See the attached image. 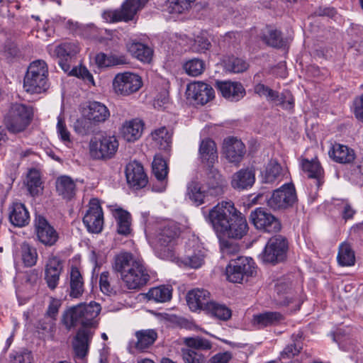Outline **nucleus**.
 Instances as JSON below:
<instances>
[{
	"instance_id": "f257e3e1",
	"label": "nucleus",
	"mask_w": 363,
	"mask_h": 363,
	"mask_svg": "<svg viewBox=\"0 0 363 363\" xmlns=\"http://www.w3.org/2000/svg\"><path fill=\"white\" fill-rule=\"evenodd\" d=\"M208 220L217 233L229 238L241 239L248 231L245 217L231 201H223L215 206L210 210Z\"/></svg>"
},
{
	"instance_id": "f03ea898",
	"label": "nucleus",
	"mask_w": 363,
	"mask_h": 363,
	"mask_svg": "<svg viewBox=\"0 0 363 363\" xmlns=\"http://www.w3.org/2000/svg\"><path fill=\"white\" fill-rule=\"evenodd\" d=\"M113 269L120 274L124 286L130 290H139L150 279L143 262L132 253L123 252L114 257Z\"/></svg>"
},
{
	"instance_id": "7ed1b4c3",
	"label": "nucleus",
	"mask_w": 363,
	"mask_h": 363,
	"mask_svg": "<svg viewBox=\"0 0 363 363\" xmlns=\"http://www.w3.org/2000/svg\"><path fill=\"white\" fill-rule=\"evenodd\" d=\"M100 311V304L94 301L89 304H79L65 313L63 323L68 329L81 325L82 328L91 330L97 327L98 323L96 318Z\"/></svg>"
},
{
	"instance_id": "20e7f679",
	"label": "nucleus",
	"mask_w": 363,
	"mask_h": 363,
	"mask_svg": "<svg viewBox=\"0 0 363 363\" xmlns=\"http://www.w3.org/2000/svg\"><path fill=\"white\" fill-rule=\"evenodd\" d=\"M180 233V228L173 222L161 223L157 226L153 237V244L158 257L162 259L173 257L174 246Z\"/></svg>"
},
{
	"instance_id": "39448f33",
	"label": "nucleus",
	"mask_w": 363,
	"mask_h": 363,
	"mask_svg": "<svg viewBox=\"0 0 363 363\" xmlns=\"http://www.w3.org/2000/svg\"><path fill=\"white\" fill-rule=\"evenodd\" d=\"M48 68L46 62L37 60L30 64L23 79L24 90L31 94H41L49 88Z\"/></svg>"
},
{
	"instance_id": "423d86ee",
	"label": "nucleus",
	"mask_w": 363,
	"mask_h": 363,
	"mask_svg": "<svg viewBox=\"0 0 363 363\" xmlns=\"http://www.w3.org/2000/svg\"><path fill=\"white\" fill-rule=\"evenodd\" d=\"M33 116V107L26 104H12L4 117V123L9 132H23L30 124Z\"/></svg>"
},
{
	"instance_id": "0eeeda50",
	"label": "nucleus",
	"mask_w": 363,
	"mask_h": 363,
	"mask_svg": "<svg viewBox=\"0 0 363 363\" xmlns=\"http://www.w3.org/2000/svg\"><path fill=\"white\" fill-rule=\"evenodd\" d=\"M298 201L294 184L287 183L273 191L267 199V206L274 210H286L291 208Z\"/></svg>"
},
{
	"instance_id": "6e6552de",
	"label": "nucleus",
	"mask_w": 363,
	"mask_h": 363,
	"mask_svg": "<svg viewBox=\"0 0 363 363\" xmlns=\"http://www.w3.org/2000/svg\"><path fill=\"white\" fill-rule=\"evenodd\" d=\"M90 153L96 160H106L116 155L118 148V141L114 135H101L90 142Z\"/></svg>"
},
{
	"instance_id": "1a4fd4ad",
	"label": "nucleus",
	"mask_w": 363,
	"mask_h": 363,
	"mask_svg": "<svg viewBox=\"0 0 363 363\" xmlns=\"http://www.w3.org/2000/svg\"><path fill=\"white\" fill-rule=\"evenodd\" d=\"M289 248L286 238L281 235L271 238L261 255L264 262L276 264L284 261Z\"/></svg>"
},
{
	"instance_id": "9d476101",
	"label": "nucleus",
	"mask_w": 363,
	"mask_h": 363,
	"mask_svg": "<svg viewBox=\"0 0 363 363\" xmlns=\"http://www.w3.org/2000/svg\"><path fill=\"white\" fill-rule=\"evenodd\" d=\"M255 272V263L252 258L238 257L231 259L226 267L227 279L233 283H241L245 279L252 277Z\"/></svg>"
},
{
	"instance_id": "9b49d317",
	"label": "nucleus",
	"mask_w": 363,
	"mask_h": 363,
	"mask_svg": "<svg viewBox=\"0 0 363 363\" xmlns=\"http://www.w3.org/2000/svg\"><path fill=\"white\" fill-rule=\"evenodd\" d=\"M143 7L141 0H125L121 9L105 11L104 18L109 23L128 22L134 19L137 12Z\"/></svg>"
},
{
	"instance_id": "f8f14e48",
	"label": "nucleus",
	"mask_w": 363,
	"mask_h": 363,
	"mask_svg": "<svg viewBox=\"0 0 363 363\" xmlns=\"http://www.w3.org/2000/svg\"><path fill=\"white\" fill-rule=\"evenodd\" d=\"M250 220L257 230L264 232L277 233L281 228L279 220L267 209L261 207L251 211Z\"/></svg>"
},
{
	"instance_id": "ddd939ff",
	"label": "nucleus",
	"mask_w": 363,
	"mask_h": 363,
	"mask_svg": "<svg viewBox=\"0 0 363 363\" xmlns=\"http://www.w3.org/2000/svg\"><path fill=\"white\" fill-rule=\"evenodd\" d=\"M142 84L141 77L131 72L118 73L113 80L114 91L121 96H129L138 91Z\"/></svg>"
},
{
	"instance_id": "4468645a",
	"label": "nucleus",
	"mask_w": 363,
	"mask_h": 363,
	"mask_svg": "<svg viewBox=\"0 0 363 363\" xmlns=\"http://www.w3.org/2000/svg\"><path fill=\"white\" fill-rule=\"evenodd\" d=\"M83 223L90 233H99L102 230L104 213L97 199L90 200L89 208L83 217Z\"/></svg>"
},
{
	"instance_id": "2eb2a0df",
	"label": "nucleus",
	"mask_w": 363,
	"mask_h": 363,
	"mask_svg": "<svg viewBox=\"0 0 363 363\" xmlns=\"http://www.w3.org/2000/svg\"><path fill=\"white\" fill-rule=\"evenodd\" d=\"M35 231L38 240L45 246H53L59 239L56 230L40 215L35 217Z\"/></svg>"
},
{
	"instance_id": "dca6fc26",
	"label": "nucleus",
	"mask_w": 363,
	"mask_h": 363,
	"mask_svg": "<svg viewBox=\"0 0 363 363\" xmlns=\"http://www.w3.org/2000/svg\"><path fill=\"white\" fill-rule=\"evenodd\" d=\"M186 94L188 99L194 100L196 104L204 105L214 97V90L208 84L196 82L187 86Z\"/></svg>"
},
{
	"instance_id": "f3484780",
	"label": "nucleus",
	"mask_w": 363,
	"mask_h": 363,
	"mask_svg": "<svg viewBox=\"0 0 363 363\" xmlns=\"http://www.w3.org/2000/svg\"><path fill=\"white\" fill-rule=\"evenodd\" d=\"M79 52V46L75 43L66 42L55 47L54 55L57 57L58 64L65 72L71 68L72 59Z\"/></svg>"
},
{
	"instance_id": "a211bd4d",
	"label": "nucleus",
	"mask_w": 363,
	"mask_h": 363,
	"mask_svg": "<svg viewBox=\"0 0 363 363\" xmlns=\"http://www.w3.org/2000/svg\"><path fill=\"white\" fill-rule=\"evenodd\" d=\"M244 143L236 138L229 137L223 141V153L230 163L239 164L245 155Z\"/></svg>"
},
{
	"instance_id": "6ab92c4d",
	"label": "nucleus",
	"mask_w": 363,
	"mask_h": 363,
	"mask_svg": "<svg viewBox=\"0 0 363 363\" xmlns=\"http://www.w3.org/2000/svg\"><path fill=\"white\" fill-rule=\"evenodd\" d=\"M255 182V169L253 167L242 168L231 177L230 185L237 191L250 189Z\"/></svg>"
},
{
	"instance_id": "aec40b11",
	"label": "nucleus",
	"mask_w": 363,
	"mask_h": 363,
	"mask_svg": "<svg viewBox=\"0 0 363 363\" xmlns=\"http://www.w3.org/2000/svg\"><path fill=\"white\" fill-rule=\"evenodd\" d=\"M94 335V331L89 328H80L72 342L73 350L77 357L83 359L89 352V345Z\"/></svg>"
},
{
	"instance_id": "412c9836",
	"label": "nucleus",
	"mask_w": 363,
	"mask_h": 363,
	"mask_svg": "<svg viewBox=\"0 0 363 363\" xmlns=\"http://www.w3.org/2000/svg\"><path fill=\"white\" fill-rule=\"evenodd\" d=\"M125 176L128 184L137 189L145 187L148 182L143 165L135 161L126 165Z\"/></svg>"
},
{
	"instance_id": "4be33fe9",
	"label": "nucleus",
	"mask_w": 363,
	"mask_h": 363,
	"mask_svg": "<svg viewBox=\"0 0 363 363\" xmlns=\"http://www.w3.org/2000/svg\"><path fill=\"white\" fill-rule=\"evenodd\" d=\"M215 86L225 99L231 101H238L245 95V90L240 82L216 81Z\"/></svg>"
},
{
	"instance_id": "5701e85b",
	"label": "nucleus",
	"mask_w": 363,
	"mask_h": 363,
	"mask_svg": "<svg viewBox=\"0 0 363 363\" xmlns=\"http://www.w3.org/2000/svg\"><path fill=\"white\" fill-rule=\"evenodd\" d=\"M186 301L192 311L197 310L207 311L211 303L210 293L203 289H194L189 291L186 295Z\"/></svg>"
},
{
	"instance_id": "b1692460",
	"label": "nucleus",
	"mask_w": 363,
	"mask_h": 363,
	"mask_svg": "<svg viewBox=\"0 0 363 363\" xmlns=\"http://www.w3.org/2000/svg\"><path fill=\"white\" fill-rule=\"evenodd\" d=\"M83 115L99 125L109 118L110 111L104 104L94 101H89L84 108Z\"/></svg>"
},
{
	"instance_id": "393cba45",
	"label": "nucleus",
	"mask_w": 363,
	"mask_h": 363,
	"mask_svg": "<svg viewBox=\"0 0 363 363\" xmlns=\"http://www.w3.org/2000/svg\"><path fill=\"white\" fill-rule=\"evenodd\" d=\"M330 159L334 162L342 164H350L355 158L354 150L347 145L334 143L328 151Z\"/></svg>"
},
{
	"instance_id": "a878e982",
	"label": "nucleus",
	"mask_w": 363,
	"mask_h": 363,
	"mask_svg": "<svg viewBox=\"0 0 363 363\" xmlns=\"http://www.w3.org/2000/svg\"><path fill=\"white\" fill-rule=\"evenodd\" d=\"M62 269V263L58 258L49 259L45 266V280L50 289L54 290L57 287Z\"/></svg>"
},
{
	"instance_id": "bb28decb",
	"label": "nucleus",
	"mask_w": 363,
	"mask_h": 363,
	"mask_svg": "<svg viewBox=\"0 0 363 363\" xmlns=\"http://www.w3.org/2000/svg\"><path fill=\"white\" fill-rule=\"evenodd\" d=\"M199 155L201 162L206 166H212L218 160L217 148L215 142L210 139L206 138L201 140Z\"/></svg>"
},
{
	"instance_id": "cd10ccee",
	"label": "nucleus",
	"mask_w": 363,
	"mask_h": 363,
	"mask_svg": "<svg viewBox=\"0 0 363 363\" xmlns=\"http://www.w3.org/2000/svg\"><path fill=\"white\" fill-rule=\"evenodd\" d=\"M292 284L289 280H279L275 285L276 301L281 306H289L294 299Z\"/></svg>"
},
{
	"instance_id": "c85d7f7f",
	"label": "nucleus",
	"mask_w": 363,
	"mask_h": 363,
	"mask_svg": "<svg viewBox=\"0 0 363 363\" xmlns=\"http://www.w3.org/2000/svg\"><path fill=\"white\" fill-rule=\"evenodd\" d=\"M9 220L16 227H23L28 224L30 215L26 206L21 203H14L10 208Z\"/></svg>"
},
{
	"instance_id": "c756f323",
	"label": "nucleus",
	"mask_w": 363,
	"mask_h": 363,
	"mask_svg": "<svg viewBox=\"0 0 363 363\" xmlns=\"http://www.w3.org/2000/svg\"><path fill=\"white\" fill-rule=\"evenodd\" d=\"M143 123L138 119L126 121L122 126L121 134L128 142H134L138 140L143 133Z\"/></svg>"
},
{
	"instance_id": "7c9ffc66",
	"label": "nucleus",
	"mask_w": 363,
	"mask_h": 363,
	"mask_svg": "<svg viewBox=\"0 0 363 363\" xmlns=\"http://www.w3.org/2000/svg\"><path fill=\"white\" fill-rule=\"evenodd\" d=\"M301 167L304 172H306L309 178L316 179V184L318 187L320 186L323 183L324 171L320 162L317 160H308L303 159L301 160Z\"/></svg>"
},
{
	"instance_id": "2f4dec72",
	"label": "nucleus",
	"mask_w": 363,
	"mask_h": 363,
	"mask_svg": "<svg viewBox=\"0 0 363 363\" xmlns=\"http://www.w3.org/2000/svg\"><path fill=\"white\" fill-rule=\"evenodd\" d=\"M56 191L64 199L71 200L76 194V184L68 176H61L56 180Z\"/></svg>"
},
{
	"instance_id": "473e14b6",
	"label": "nucleus",
	"mask_w": 363,
	"mask_h": 363,
	"mask_svg": "<svg viewBox=\"0 0 363 363\" xmlns=\"http://www.w3.org/2000/svg\"><path fill=\"white\" fill-rule=\"evenodd\" d=\"M260 38L264 43L272 48H281L286 45V40L283 38L281 31L272 27L267 26L263 29Z\"/></svg>"
},
{
	"instance_id": "72a5a7b5",
	"label": "nucleus",
	"mask_w": 363,
	"mask_h": 363,
	"mask_svg": "<svg viewBox=\"0 0 363 363\" xmlns=\"http://www.w3.org/2000/svg\"><path fill=\"white\" fill-rule=\"evenodd\" d=\"M83 277L77 267L72 266L69 273V291L72 298H79L84 293Z\"/></svg>"
},
{
	"instance_id": "f704fd0d",
	"label": "nucleus",
	"mask_w": 363,
	"mask_h": 363,
	"mask_svg": "<svg viewBox=\"0 0 363 363\" xmlns=\"http://www.w3.org/2000/svg\"><path fill=\"white\" fill-rule=\"evenodd\" d=\"M152 173L161 186L158 191H163L167 183V177L168 174V167L166 161L160 157H155L152 162Z\"/></svg>"
},
{
	"instance_id": "c9c22d12",
	"label": "nucleus",
	"mask_w": 363,
	"mask_h": 363,
	"mask_svg": "<svg viewBox=\"0 0 363 363\" xmlns=\"http://www.w3.org/2000/svg\"><path fill=\"white\" fill-rule=\"evenodd\" d=\"M137 342L135 343V347L144 351L152 346L157 338V333L155 330H141L135 333Z\"/></svg>"
},
{
	"instance_id": "e433bc0d",
	"label": "nucleus",
	"mask_w": 363,
	"mask_h": 363,
	"mask_svg": "<svg viewBox=\"0 0 363 363\" xmlns=\"http://www.w3.org/2000/svg\"><path fill=\"white\" fill-rule=\"evenodd\" d=\"M128 52L135 58L143 62H150L152 60V50L138 42H132L127 45Z\"/></svg>"
},
{
	"instance_id": "4c0bfd02",
	"label": "nucleus",
	"mask_w": 363,
	"mask_h": 363,
	"mask_svg": "<svg viewBox=\"0 0 363 363\" xmlns=\"http://www.w3.org/2000/svg\"><path fill=\"white\" fill-rule=\"evenodd\" d=\"M206 191L202 190L201 183L191 181L187 184L186 197L196 206H199L205 203L207 196Z\"/></svg>"
},
{
	"instance_id": "58836bf2",
	"label": "nucleus",
	"mask_w": 363,
	"mask_h": 363,
	"mask_svg": "<svg viewBox=\"0 0 363 363\" xmlns=\"http://www.w3.org/2000/svg\"><path fill=\"white\" fill-rule=\"evenodd\" d=\"M151 135L155 145H157L160 150H167L169 149L172 143V130H169L166 127L162 126L155 130Z\"/></svg>"
},
{
	"instance_id": "ea45409f",
	"label": "nucleus",
	"mask_w": 363,
	"mask_h": 363,
	"mask_svg": "<svg viewBox=\"0 0 363 363\" xmlns=\"http://www.w3.org/2000/svg\"><path fill=\"white\" fill-rule=\"evenodd\" d=\"M292 342L286 345L281 352V358L290 359L298 355L303 349V333L299 332L291 335Z\"/></svg>"
},
{
	"instance_id": "a19ab883",
	"label": "nucleus",
	"mask_w": 363,
	"mask_h": 363,
	"mask_svg": "<svg viewBox=\"0 0 363 363\" xmlns=\"http://www.w3.org/2000/svg\"><path fill=\"white\" fill-rule=\"evenodd\" d=\"M284 319V315L276 311H268L254 315L255 323L263 328L278 325Z\"/></svg>"
},
{
	"instance_id": "79ce46f5",
	"label": "nucleus",
	"mask_w": 363,
	"mask_h": 363,
	"mask_svg": "<svg viewBox=\"0 0 363 363\" xmlns=\"http://www.w3.org/2000/svg\"><path fill=\"white\" fill-rule=\"evenodd\" d=\"M282 176V167L276 160H270L267 164L262 173V182L264 183H273Z\"/></svg>"
},
{
	"instance_id": "37998d69",
	"label": "nucleus",
	"mask_w": 363,
	"mask_h": 363,
	"mask_svg": "<svg viewBox=\"0 0 363 363\" xmlns=\"http://www.w3.org/2000/svg\"><path fill=\"white\" fill-rule=\"evenodd\" d=\"M337 259L338 264L342 267H349L354 264V252L350 244L344 242L340 245Z\"/></svg>"
},
{
	"instance_id": "c03bdc74",
	"label": "nucleus",
	"mask_w": 363,
	"mask_h": 363,
	"mask_svg": "<svg viewBox=\"0 0 363 363\" xmlns=\"http://www.w3.org/2000/svg\"><path fill=\"white\" fill-rule=\"evenodd\" d=\"M114 216L117 221V232L120 235H128L130 233V214L123 209H116Z\"/></svg>"
},
{
	"instance_id": "a18cd8bd",
	"label": "nucleus",
	"mask_w": 363,
	"mask_h": 363,
	"mask_svg": "<svg viewBox=\"0 0 363 363\" xmlns=\"http://www.w3.org/2000/svg\"><path fill=\"white\" fill-rule=\"evenodd\" d=\"M172 291L170 287L162 285L150 289L147 294V297L149 300L155 302L164 303L172 298Z\"/></svg>"
},
{
	"instance_id": "49530a36",
	"label": "nucleus",
	"mask_w": 363,
	"mask_h": 363,
	"mask_svg": "<svg viewBox=\"0 0 363 363\" xmlns=\"http://www.w3.org/2000/svg\"><path fill=\"white\" fill-rule=\"evenodd\" d=\"M183 342L187 347L186 349H192L200 352L203 350H209L212 348L211 342L201 336L184 337Z\"/></svg>"
},
{
	"instance_id": "de8ad7c7",
	"label": "nucleus",
	"mask_w": 363,
	"mask_h": 363,
	"mask_svg": "<svg viewBox=\"0 0 363 363\" xmlns=\"http://www.w3.org/2000/svg\"><path fill=\"white\" fill-rule=\"evenodd\" d=\"M213 316L221 320H228L232 315L231 310L224 304L211 301L206 311Z\"/></svg>"
},
{
	"instance_id": "09e8293b",
	"label": "nucleus",
	"mask_w": 363,
	"mask_h": 363,
	"mask_svg": "<svg viewBox=\"0 0 363 363\" xmlns=\"http://www.w3.org/2000/svg\"><path fill=\"white\" fill-rule=\"evenodd\" d=\"M21 254L23 264L26 267H33L36 264L38 253L36 249L26 242L21 245Z\"/></svg>"
},
{
	"instance_id": "8fccbe9b",
	"label": "nucleus",
	"mask_w": 363,
	"mask_h": 363,
	"mask_svg": "<svg viewBox=\"0 0 363 363\" xmlns=\"http://www.w3.org/2000/svg\"><path fill=\"white\" fill-rule=\"evenodd\" d=\"M97 125L89 117L83 115V117L78 118L74 123L75 132L81 135H89L95 131Z\"/></svg>"
},
{
	"instance_id": "3c124183",
	"label": "nucleus",
	"mask_w": 363,
	"mask_h": 363,
	"mask_svg": "<svg viewBox=\"0 0 363 363\" xmlns=\"http://www.w3.org/2000/svg\"><path fill=\"white\" fill-rule=\"evenodd\" d=\"M248 68L247 62L241 58L230 57L225 60V69L233 73H240Z\"/></svg>"
},
{
	"instance_id": "603ef678",
	"label": "nucleus",
	"mask_w": 363,
	"mask_h": 363,
	"mask_svg": "<svg viewBox=\"0 0 363 363\" xmlns=\"http://www.w3.org/2000/svg\"><path fill=\"white\" fill-rule=\"evenodd\" d=\"M204 62L203 60L194 58L187 61L184 65V69L187 74L192 77L199 76L204 71Z\"/></svg>"
},
{
	"instance_id": "864d4df0",
	"label": "nucleus",
	"mask_w": 363,
	"mask_h": 363,
	"mask_svg": "<svg viewBox=\"0 0 363 363\" xmlns=\"http://www.w3.org/2000/svg\"><path fill=\"white\" fill-rule=\"evenodd\" d=\"M196 0H168L171 13H182L188 11Z\"/></svg>"
},
{
	"instance_id": "5fc2aeb1",
	"label": "nucleus",
	"mask_w": 363,
	"mask_h": 363,
	"mask_svg": "<svg viewBox=\"0 0 363 363\" xmlns=\"http://www.w3.org/2000/svg\"><path fill=\"white\" fill-rule=\"evenodd\" d=\"M96 63L99 67H111L124 63V60L114 55H106L104 53H99L95 57Z\"/></svg>"
},
{
	"instance_id": "6e6d98bb",
	"label": "nucleus",
	"mask_w": 363,
	"mask_h": 363,
	"mask_svg": "<svg viewBox=\"0 0 363 363\" xmlns=\"http://www.w3.org/2000/svg\"><path fill=\"white\" fill-rule=\"evenodd\" d=\"M254 91L261 97H265L267 101L276 102L279 99V92L264 85L258 83L254 86Z\"/></svg>"
},
{
	"instance_id": "4d7b16f0",
	"label": "nucleus",
	"mask_w": 363,
	"mask_h": 363,
	"mask_svg": "<svg viewBox=\"0 0 363 363\" xmlns=\"http://www.w3.org/2000/svg\"><path fill=\"white\" fill-rule=\"evenodd\" d=\"M182 358L185 363H206V357L200 352L192 349H182Z\"/></svg>"
},
{
	"instance_id": "13d9d810",
	"label": "nucleus",
	"mask_w": 363,
	"mask_h": 363,
	"mask_svg": "<svg viewBox=\"0 0 363 363\" xmlns=\"http://www.w3.org/2000/svg\"><path fill=\"white\" fill-rule=\"evenodd\" d=\"M41 179L37 172H30L28 175L27 187L32 196L38 195L43 189Z\"/></svg>"
},
{
	"instance_id": "bf43d9fd",
	"label": "nucleus",
	"mask_w": 363,
	"mask_h": 363,
	"mask_svg": "<svg viewBox=\"0 0 363 363\" xmlns=\"http://www.w3.org/2000/svg\"><path fill=\"white\" fill-rule=\"evenodd\" d=\"M207 195L213 197L223 195L227 189V182L223 180L217 182H206Z\"/></svg>"
},
{
	"instance_id": "052dcab7",
	"label": "nucleus",
	"mask_w": 363,
	"mask_h": 363,
	"mask_svg": "<svg viewBox=\"0 0 363 363\" xmlns=\"http://www.w3.org/2000/svg\"><path fill=\"white\" fill-rule=\"evenodd\" d=\"M220 248L223 257L235 255L240 251L238 243L227 239L220 240Z\"/></svg>"
},
{
	"instance_id": "680f3d73",
	"label": "nucleus",
	"mask_w": 363,
	"mask_h": 363,
	"mask_svg": "<svg viewBox=\"0 0 363 363\" xmlns=\"http://www.w3.org/2000/svg\"><path fill=\"white\" fill-rule=\"evenodd\" d=\"M183 262L186 266L197 269L202 265L203 256L201 255V251H198V252H193L185 255Z\"/></svg>"
},
{
	"instance_id": "e2e57ef3",
	"label": "nucleus",
	"mask_w": 363,
	"mask_h": 363,
	"mask_svg": "<svg viewBox=\"0 0 363 363\" xmlns=\"http://www.w3.org/2000/svg\"><path fill=\"white\" fill-rule=\"evenodd\" d=\"M31 352L27 350L13 352L10 354L11 363H31Z\"/></svg>"
},
{
	"instance_id": "0e129e2a",
	"label": "nucleus",
	"mask_w": 363,
	"mask_h": 363,
	"mask_svg": "<svg viewBox=\"0 0 363 363\" xmlns=\"http://www.w3.org/2000/svg\"><path fill=\"white\" fill-rule=\"evenodd\" d=\"M99 286L101 291L107 295L116 294V291L110 284L109 273L108 272H102L99 278Z\"/></svg>"
},
{
	"instance_id": "69168bd1",
	"label": "nucleus",
	"mask_w": 363,
	"mask_h": 363,
	"mask_svg": "<svg viewBox=\"0 0 363 363\" xmlns=\"http://www.w3.org/2000/svg\"><path fill=\"white\" fill-rule=\"evenodd\" d=\"M277 105H280L286 110H291L294 108V99L289 91L279 93V99H277Z\"/></svg>"
},
{
	"instance_id": "338daca9",
	"label": "nucleus",
	"mask_w": 363,
	"mask_h": 363,
	"mask_svg": "<svg viewBox=\"0 0 363 363\" xmlns=\"http://www.w3.org/2000/svg\"><path fill=\"white\" fill-rule=\"evenodd\" d=\"M68 72L70 75L82 78V79L88 82H90L93 84L94 83L92 74L89 72V70L85 67H80L79 68L74 67L72 69H70Z\"/></svg>"
},
{
	"instance_id": "774afa93",
	"label": "nucleus",
	"mask_w": 363,
	"mask_h": 363,
	"mask_svg": "<svg viewBox=\"0 0 363 363\" xmlns=\"http://www.w3.org/2000/svg\"><path fill=\"white\" fill-rule=\"evenodd\" d=\"M353 104L355 117L363 123V94L355 98Z\"/></svg>"
}]
</instances>
